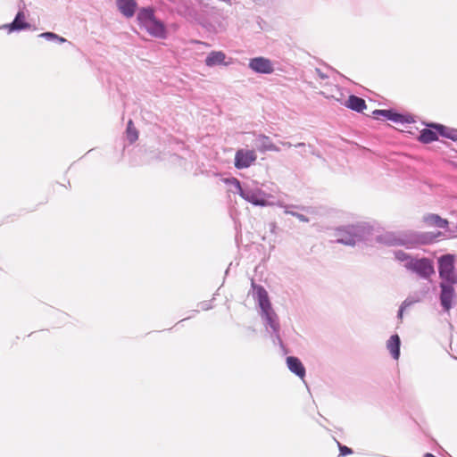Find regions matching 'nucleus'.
Returning a JSON list of instances; mask_svg holds the SVG:
<instances>
[{"instance_id": "26", "label": "nucleus", "mask_w": 457, "mask_h": 457, "mask_svg": "<svg viewBox=\"0 0 457 457\" xmlns=\"http://www.w3.org/2000/svg\"><path fill=\"white\" fill-rule=\"evenodd\" d=\"M337 445H338V447H339L340 455L345 456V455L351 454L353 453L351 448H349V447H347L345 445H342L339 442H337Z\"/></svg>"}, {"instance_id": "25", "label": "nucleus", "mask_w": 457, "mask_h": 457, "mask_svg": "<svg viewBox=\"0 0 457 457\" xmlns=\"http://www.w3.org/2000/svg\"><path fill=\"white\" fill-rule=\"evenodd\" d=\"M395 259L400 262H408V260H413L412 257H411L408 253H406L403 251H396L395 252Z\"/></svg>"}, {"instance_id": "6", "label": "nucleus", "mask_w": 457, "mask_h": 457, "mask_svg": "<svg viewBox=\"0 0 457 457\" xmlns=\"http://www.w3.org/2000/svg\"><path fill=\"white\" fill-rule=\"evenodd\" d=\"M455 256L445 254L438 258V273L441 283L457 284V272L455 270Z\"/></svg>"}, {"instance_id": "32", "label": "nucleus", "mask_w": 457, "mask_h": 457, "mask_svg": "<svg viewBox=\"0 0 457 457\" xmlns=\"http://www.w3.org/2000/svg\"><path fill=\"white\" fill-rule=\"evenodd\" d=\"M295 147H305V144L304 143H298L296 145H295Z\"/></svg>"}, {"instance_id": "14", "label": "nucleus", "mask_w": 457, "mask_h": 457, "mask_svg": "<svg viewBox=\"0 0 457 457\" xmlns=\"http://www.w3.org/2000/svg\"><path fill=\"white\" fill-rule=\"evenodd\" d=\"M26 16L23 11H19L12 23L4 25L10 32L19 31L30 28V24L26 22Z\"/></svg>"}, {"instance_id": "16", "label": "nucleus", "mask_w": 457, "mask_h": 457, "mask_svg": "<svg viewBox=\"0 0 457 457\" xmlns=\"http://www.w3.org/2000/svg\"><path fill=\"white\" fill-rule=\"evenodd\" d=\"M287 365L288 370L298 376L300 378H303L305 376V368L303 365L302 361L294 356H288L287 358Z\"/></svg>"}, {"instance_id": "20", "label": "nucleus", "mask_w": 457, "mask_h": 457, "mask_svg": "<svg viewBox=\"0 0 457 457\" xmlns=\"http://www.w3.org/2000/svg\"><path fill=\"white\" fill-rule=\"evenodd\" d=\"M428 126L435 129L442 137L457 141L456 129L449 128L441 124H430Z\"/></svg>"}, {"instance_id": "12", "label": "nucleus", "mask_w": 457, "mask_h": 457, "mask_svg": "<svg viewBox=\"0 0 457 457\" xmlns=\"http://www.w3.org/2000/svg\"><path fill=\"white\" fill-rule=\"evenodd\" d=\"M254 145L257 150L261 153L268 151L279 152L280 148L274 145L271 139L265 135L260 134L254 139Z\"/></svg>"}, {"instance_id": "7", "label": "nucleus", "mask_w": 457, "mask_h": 457, "mask_svg": "<svg viewBox=\"0 0 457 457\" xmlns=\"http://www.w3.org/2000/svg\"><path fill=\"white\" fill-rule=\"evenodd\" d=\"M404 267L425 279L429 278L435 273L433 262L428 258L408 260V262L404 263Z\"/></svg>"}, {"instance_id": "4", "label": "nucleus", "mask_w": 457, "mask_h": 457, "mask_svg": "<svg viewBox=\"0 0 457 457\" xmlns=\"http://www.w3.org/2000/svg\"><path fill=\"white\" fill-rule=\"evenodd\" d=\"M371 227L364 222L343 226L336 229V242L346 245H354L358 242L367 240L371 235Z\"/></svg>"}, {"instance_id": "18", "label": "nucleus", "mask_w": 457, "mask_h": 457, "mask_svg": "<svg viewBox=\"0 0 457 457\" xmlns=\"http://www.w3.org/2000/svg\"><path fill=\"white\" fill-rule=\"evenodd\" d=\"M400 337L398 335H393L389 337L386 342V348L389 351L391 356L395 360H398L400 356Z\"/></svg>"}, {"instance_id": "28", "label": "nucleus", "mask_w": 457, "mask_h": 457, "mask_svg": "<svg viewBox=\"0 0 457 457\" xmlns=\"http://www.w3.org/2000/svg\"><path fill=\"white\" fill-rule=\"evenodd\" d=\"M315 72H316V73H317V75H318L320 79H327V78H328V75L324 74V73H323L320 69H316V70H315Z\"/></svg>"}, {"instance_id": "31", "label": "nucleus", "mask_w": 457, "mask_h": 457, "mask_svg": "<svg viewBox=\"0 0 457 457\" xmlns=\"http://www.w3.org/2000/svg\"><path fill=\"white\" fill-rule=\"evenodd\" d=\"M280 144L283 145V146H286V147H291L292 146V144L289 143V142H285V141H281Z\"/></svg>"}, {"instance_id": "1", "label": "nucleus", "mask_w": 457, "mask_h": 457, "mask_svg": "<svg viewBox=\"0 0 457 457\" xmlns=\"http://www.w3.org/2000/svg\"><path fill=\"white\" fill-rule=\"evenodd\" d=\"M251 286L253 297L260 308L259 314L262 320L267 333H269L274 345H278L284 349L285 346L280 337L278 316L271 306L268 292L262 286L255 284L253 278L251 280Z\"/></svg>"}, {"instance_id": "8", "label": "nucleus", "mask_w": 457, "mask_h": 457, "mask_svg": "<svg viewBox=\"0 0 457 457\" xmlns=\"http://www.w3.org/2000/svg\"><path fill=\"white\" fill-rule=\"evenodd\" d=\"M455 284L440 283V303L445 312H449L455 303L456 294L454 290Z\"/></svg>"}, {"instance_id": "3", "label": "nucleus", "mask_w": 457, "mask_h": 457, "mask_svg": "<svg viewBox=\"0 0 457 457\" xmlns=\"http://www.w3.org/2000/svg\"><path fill=\"white\" fill-rule=\"evenodd\" d=\"M225 183L233 186L236 192L248 203L255 206L270 205L268 198L270 195L262 190L257 183L252 182L251 184L241 185L240 181L236 178L226 179Z\"/></svg>"}, {"instance_id": "13", "label": "nucleus", "mask_w": 457, "mask_h": 457, "mask_svg": "<svg viewBox=\"0 0 457 457\" xmlns=\"http://www.w3.org/2000/svg\"><path fill=\"white\" fill-rule=\"evenodd\" d=\"M422 221L428 227H435L438 228H444L445 231L448 230L449 221L446 219H443L438 214L428 213L422 217Z\"/></svg>"}, {"instance_id": "15", "label": "nucleus", "mask_w": 457, "mask_h": 457, "mask_svg": "<svg viewBox=\"0 0 457 457\" xmlns=\"http://www.w3.org/2000/svg\"><path fill=\"white\" fill-rule=\"evenodd\" d=\"M119 11L127 18L134 16L137 9V2L135 0H116Z\"/></svg>"}, {"instance_id": "9", "label": "nucleus", "mask_w": 457, "mask_h": 457, "mask_svg": "<svg viewBox=\"0 0 457 457\" xmlns=\"http://www.w3.org/2000/svg\"><path fill=\"white\" fill-rule=\"evenodd\" d=\"M257 159L254 150L239 149L235 154V167L237 169H245L250 167Z\"/></svg>"}, {"instance_id": "10", "label": "nucleus", "mask_w": 457, "mask_h": 457, "mask_svg": "<svg viewBox=\"0 0 457 457\" xmlns=\"http://www.w3.org/2000/svg\"><path fill=\"white\" fill-rule=\"evenodd\" d=\"M248 67L256 73L271 74L274 71L272 62L265 57H254L250 59Z\"/></svg>"}, {"instance_id": "21", "label": "nucleus", "mask_w": 457, "mask_h": 457, "mask_svg": "<svg viewBox=\"0 0 457 457\" xmlns=\"http://www.w3.org/2000/svg\"><path fill=\"white\" fill-rule=\"evenodd\" d=\"M438 132L433 131L428 129H424L420 131V134L418 137L419 141L423 144H428L434 141H436L438 139L437 137Z\"/></svg>"}, {"instance_id": "11", "label": "nucleus", "mask_w": 457, "mask_h": 457, "mask_svg": "<svg viewBox=\"0 0 457 457\" xmlns=\"http://www.w3.org/2000/svg\"><path fill=\"white\" fill-rule=\"evenodd\" d=\"M373 115L375 118L382 116L386 120L401 124L411 123L414 121L413 117L411 115L400 114L394 112L393 110H375L373 112Z\"/></svg>"}, {"instance_id": "23", "label": "nucleus", "mask_w": 457, "mask_h": 457, "mask_svg": "<svg viewBox=\"0 0 457 457\" xmlns=\"http://www.w3.org/2000/svg\"><path fill=\"white\" fill-rule=\"evenodd\" d=\"M38 37H43L48 41H56L58 43H64L66 39L54 32H43Z\"/></svg>"}, {"instance_id": "27", "label": "nucleus", "mask_w": 457, "mask_h": 457, "mask_svg": "<svg viewBox=\"0 0 457 457\" xmlns=\"http://www.w3.org/2000/svg\"><path fill=\"white\" fill-rule=\"evenodd\" d=\"M286 213H290L291 215L296 217L299 220H301L303 222L309 221V219L306 216H304L303 214H301L298 212H288V211H286Z\"/></svg>"}, {"instance_id": "19", "label": "nucleus", "mask_w": 457, "mask_h": 457, "mask_svg": "<svg viewBox=\"0 0 457 457\" xmlns=\"http://www.w3.org/2000/svg\"><path fill=\"white\" fill-rule=\"evenodd\" d=\"M345 106L357 112H361L367 107L364 99L353 95L349 96L345 103Z\"/></svg>"}, {"instance_id": "5", "label": "nucleus", "mask_w": 457, "mask_h": 457, "mask_svg": "<svg viewBox=\"0 0 457 457\" xmlns=\"http://www.w3.org/2000/svg\"><path fill=\"white\" fill-rule=\"evenodd\" d=\"M137 19L140 28L145 29L150 36L160 39L167 38V28L161 20L156 18L153 8H141L137 12Z\"/></svg>"}, {"instance_id": "30", "label": "nucleus", "mask_w": 457, "mask_h": 457, "mask_svg": "<svg viewBox=\"0 0 457 457\" xmlns=\"http://www.w3.org/2000/svg\"><path fill=\"white\" fill-rule=\"evenodd\" d=\"M405 309H406V308H403V305H401L400 310H399V312H398V317H399L400 319H402L403 310H405Z\"/></svg>"}, {"instance_id": "17", "label": "nucleus", "mask_w": 457, "mask_h": 457, "mask_svg": "<svg viewBox=\"0 0 457 457\" xmlns=\"http://www.w3.org/2000/svg\"><path fill=\"white\" fill-rule=\"evenodd\" d=\"M228 64L229 62H226V54L222 51H212L205 59V65L208 67Z\"/></svg>"}, {"instance_id": "2", "label": "nucleus", "mask_w": 457, "mask_h": 457, "mask_svg": "<svg viewBox=\"0 0 457 457\" xmlns=\"http://www.w3.org/2000/svg\"><path fill=\"white\" fill-rule=\"evenodd\" d=\"M442 236V232H386L377 237V242L389 246L403 245L407 248H414L419 245L432 244Z\"/></svg>"}, {"instance_id": "33", "label": "nucleus", "mask_w": 457, "mask_h": 457, "mask_svg": "<svg viewBox=\"0 0 457 457\" xmlns=\"http://www.w3.org/2000/svg\"><path fill=\"white\" fill-rule=\"evenodd\" d=\"M253 2L257 3V2H260L261 0H253Z\"/></svg>"}, {"instance_id": "22", "label": "nucleus", "mask_w": 457, "mask_h": 457, "mask_svg": "<svg viewBox=\"0 0 457 457\" xmlns=\"http://www.w3.org/2000/svg\"><path fill=\"white\" fill-rule=\"evenodd\" d=\"M126 135L129 143H134L138 138V132L137 129L134 127L133 121L131 120L128 121Z\"/></svg>"}, {"instance_id": "29", "label": "nucleus", "mask_w": 457, "mask_h": 457, "mask_svg": "<svg viewBox=\"0 0 457 457\" xmlns=\"http://www.w3.org/2000/svg\"><path fill=\"white\" fill-rule=\"evenodd\" d=\"M201 308L203 310H209L211 308L210 303L207 302L201 303Z\"/></svg>"}, {"instance_id": "24", "label": "nucleus", "mask_w": 457, "mask_h": 457, "mask_svg": "<svg viewBox=\"0 0 457 457\" xmlns=\"http://www.w3.org/2000/svg\"><path fill=\"white\" fill-rule=\"evenodd\" d=\"M420 301V297L419 295H410L408 296L402 303L403 308H408L412 304L419 303Z\"/></svg>"}]
</instances>
